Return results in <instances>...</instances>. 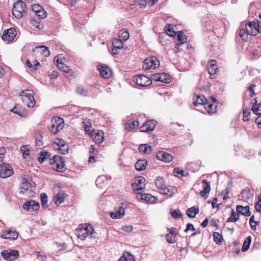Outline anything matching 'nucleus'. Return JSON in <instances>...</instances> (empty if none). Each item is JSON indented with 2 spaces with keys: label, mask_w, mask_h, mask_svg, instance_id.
Segmentation results:
<instances>
[{
  "label": "nucleus",
  "mask_w": 261,
  "mask_h": 261,
  "mask_svg": "<svg viewBox=\"0 0 261 261\" xmlns=\"http://www.w3.org/2000/svg\"><path fill=\"white\" fill-rule=\"evenodd\" d=\"M209 114H213L216 112L217 106L214 103H209L207 107H205Z\"/></svg>",
  "instance_id": "nucleus-44"
},
{
  "label": "nucleus",
  "mask_w": 261,
  "mask_h": 261,
  "mask_svg": "<svg viewBox=\"0 0 261 261\" xmlns=\"http://www.w3.org/2000/svg\"><path fill=\"white\" fill-rule=\"evenodd\" d=\"M123 41L120 39L115 38L113 40V47H114L116 48L122 49L123 48Z\"/></svg>",
  "instance_id": "nucleus-36"
},
{
  "label": "nucleus",
  "mask_w": 261,
  "mask_h": 261,
  "mask_svg": "<svg viewBox=\"0 0 261 261\" xmlns=\"http://www.w3.org/2000/svg\"><path fill=\"white\" fill-rule=\"evenodd\" d=\"M41 205L44 208H47L48 207V197L46 193H43L41 194Z\"/></svg>",
  "instance_id": "nucleus-42"
},
{
  "label": "nucleus",
  "mask_w": 261,
  "mask_h": 261,
  "mask_svg": "<svg viewBox=\"0 0 261 261\" xmlns=\"http://www.w3.org/2000/svg\"><path fill=\"white\" fill-rule=\"evenodd\" d=\"M167 230L169 232L168 234H171V236L176 237L178 234V232L176 228L171 227L170 228H167Z\"/></svg>",
  "instance_id": "nucleus-54"
},
{
  "label": "nucleus",
  "mask_w": 261,
  "mask_h": 261,
  "mask_svg": "<svg viewBox=\"0 0 261 261\" xmlns=\"http://www.w3.org/2000/svg\"><path fill=\"white\" fill-rule=\"evenodd\" d=\"M239 219V214H237L236 212L232 210L231 211V216L227 219V222H235Z\"/></svg>",
  "instance_id": "nucleus-37"
},
{
  "label": "nucleus",
  "mask_w": 261,
  "mask_h": 261,
  "mask_svg": "<svg viewBox=\"0 0 261 261\" xmlns=\"http://www.w3.org/2000/svg\"><path fill=\"white\" fill-rule=\"evenodd\" d=\"M49 163L54 166L53 168L58 172H63L65 169L64 159L59 155L54 156L50 159Z\"/></svg>",
  "instance_id": "nucleus-4"
},
{
  "label": "nucleus",
  "mask_w": 261,
  "mask_h": 261,
  "mask_svg": "<svg viewBox=\"0 0 261 261\" xmlns=\"http://www.w3.org/2000/svg\"><path fill=\"white\" fill-rule=\"evenodd\" d=\"M157 124L158 122L154 119L148 120V132L153 131Z\"/></svg>",
  "instance_id": "nucleus-41"
},
{
  "label": "nucleus",
  "mask_w": 261,
  "mask_h": 261,
  "mask_svg": "<svg viewBox=\"0 0 261 261\" xmlns=\"http://www.w3.org/2000/svg\"><path fill=\"white\" fill-rule=\"evenodd\" d=\"M39 203L34 200L27 201L23 205V208L28 211L32 210L33 211H37L39 209Z\"/></svg>",
  "instance_id": "nucleus-12"
},
{
  "label": "nucleus",
  "mask_w": 261,
  "mask_h": 261,
  "mask_svg": "<svg viewBox=\"0 0 261 261\" xmlns=\"http://www.w3.org/2000/svg\"><path fill=\"white\" fill-rule=\"evenodd\" d=\"M166 34L171 37H174L176 33L173 30V28H172L171 24H168L166 27Z\"/></svg>",
  "instance_id": "nucleus-43"
},
{
  "label": "nucleus",
  "mask_w": 261,
  "mask_h": 261,
  "mask_svg": "<svg viewBox=\"0 0 261 261\" xmlns=\"http://www.w3.org/2000/svg\"><path fill=\"white\" fill-rule=\"evenodd\" d=\"M136 3L140 6L141 8H144L147 5V2L146 0H136Z\"/></svg>",
  "instance_id": "nucleus-63"
},
{
  "label": "nucleus",
  "mask_w": 261,
  "mask_h": 261,
  "mask_svg": "<svg viewBox=\"0 0 261 261\" xmlns=\"http://www.w3.org/2000/svg\"><path fill=\"white\" fill-rule=\"evenodd\" d=\"M2 257L7 261H14L19 256V252L17 250H13L9 251L8 250H4L1 253Z\"/></svg>",
  "instance_id": "nucleus-7"
},
{
  "label": "nucleus",
  "mask_w": 261,
  "mask_h": 261,
  "mask_svg": "<svg viewBox=\"0 0 261 261\" xmlns=\"http://www.w3.org/2000/svg\"><path fill=\"white\" fill-rule=\"evenodd\" d=\"M175 238L176 237H174L169 234H166V241L168 243L170 244H173L176 242V240Z\"/></svg>",
  "instance_id": "nucleus-53"
},
{
  "label": "nucleus",
  "mask_w": 261,
  "mask_h": 261,
  "mask_svg": "<svg viewBox=\"0 0 261 261\" xmlns=\"http://www.w3.org/2000/svg\"><path fill=\"white\" fill-rule=\"evenodd\" d=\"M173 173L175 176L177 177H182L185 176L184 171L180 169L179 168H175L173 170Z\"/></svg>",
  "instance_id": "nucleus-51"
},
{
  "label": "nucleus",
  "mask_w": 261,
  "mask_h": 261,
  "mask_svg": "<svg viewBox=\"0 0 261 261\" xmlns=\"http://www.w3.org/2000/svg\"><path fill=\"white\" fill-rule=\"evenodd\" d=\"M155 184L156 187L160 190L163 189V188L166 186L164 178L163 177H158L155 181Z\"/></svg>",
  "instance_id": "nucleus-38"
},
{
  "label": "nucleus",
  "mask_w": 261,
  "mask_h": 261,
  "mask_svg": "<svg viewBox=\"0 0 261 261\" xmlns=\"http://www.w3.org/2000/svg\"><path fill=\"white\" fill-rule=\"evenodd\" d=\"M256 87L255 84H251L249 87V90L250 92V97H252L253 96L255 95V93L254 91V88Z\"/></svg>",
  "instance_id": "nucleus-62"
},
{
  "label": "nucleus",
  "mask_w": 261,
  "mask_h": 261,
  "mask_svg": "<svg viewBox=\"0 0 261 261\" xmlns=\"http://www.w3.org/2000/svg\"><path fill=\"white\" fill-rule=\"evenodd\" d=\"M32 185L25 178H23L20 186V193H24L25 192L31 190Z\"/></svg>",
  "instance_id": "nucleus-28"
},
{
  "label": "nucleus",
  "mask_w": 261,
  "mask_h": 261,
  "mask_svg": "<svg viewBox=\"0 0 261 261\" xmlns=\"http://www.w3.org/2000/svg\"><path fill=\"white\" fill-rule=\"evenodd\" d=\"M12 14L17 19H20L27 15V8L25 4L21 0L16 2L13 5Z\"/></svg>",
  "instance_id": "nucleus-3"
},
{
  "label": "nucleus",
  "mask_w": 261,
  "mask_h": 261,
  "mask_svg": "<svg viewBox=\"0 0 261 261\" xmlns=\"http://www.w3.org/2000/svg\"><path fill=\"white\" fill-rule=\"evenodd\" d=\"M34 137L36 146H41L43 145L42 141V134L39 130H36L34 132Z\"/></svg>",
  "instance_id": "nucleus-25"
},
{
  "label": "nucleus",
  "mask_w": 261,
  "mask_h": 261,
  "mask_svg": "<svg viewBox=\"0 0 261 261\" xmlns=\"http://www.w3.org/2000/svg\"><path fill=\"white\" fill-rule=\"evenodd\" d=\"M236 211L237 213L241 214L246 217H249L251 215V212H250L249 206L248 205L243 206L242 205H238L236 207Z\"/></svg>",
  "instance_id": "nucleus-22"
},
{
  "label": "nucleus",
  "mask_w": 261,
  "mask_h": 261,
  "mask_svg": "<svg viewBox=\"0 0 261 261\" xmlns=\"http://www.w3.org/2000/svg\"><path fill=\"white\" fill-rule=\"evenodd\" d=\"M129 37V34L127 30H121L120 32H119V38L123 41L125 42L128 39Z\"/></svg>",
  "instance_id": "nucleus-40"
},
{
  "label": "nucleus",
  "mask_w": 261,
  "mask_h": 261,
  "mask_svg": "<svg viewBox=\"0 0 261 261\" xmlns=\"http://www.w3.org/2000/svg\"><path fill=\"white\" fill-rule=\"evenodd\" d=\"M177 40L180 43H178L176 44V48L178 49V46L181 44H182L185 42H187V37L182 31L177 32Z\"/></svg>",
  "instance_id": "nucleus-29"
},
{
  "label": "nucleus",
  "mask_w": 261,
  "mask_h": 261,
  "mask_svg": "<svg viewBox=\"0 0 261 261\" xmlns=\"http://www.w3.org/2000/svg\"><path fill=\"white\" fill-rule=\"evenodd\" d=\"M251 110L254 114L257 115H261V102L257 105L252 106Z\"/></svg>",
  "instance_id": "nucleus-46"
},
{
  "label": "nucleus",
  "mask_w": 261,
  "mask_h": 261,
  "mask_svg": "<svg viewBox=\"0 0 261 261\" xmlns=\"http://www.w3.org/2000/svg\"><path fill=\"white\" fill-rule=\"evenodd\" d=\"M32 10L39 16L40 18H45L47 13L42 9V7L39 5H34L32 6Z\"/></svg>",
  "instance_id": "nucleus-20"
},
{
  "label": "nucleus",
  "mask_w": 261,
  "mask_h": 261,
  "mask_svg": "<svg viewBox=\"0 0 261 261\" xmlns=\"http://www.w3.org/2000/svg\"><path fill=\"white\" fill-rule=\"evenodd\" d=\"M160 73L152 74L150 78L148 77V86L152 84V81L159 82V77Z\"/></svg>",
  "instance_id": "nucleus-45"
},
{
  "label": "nucleus",
  "mask_w": 261,
  "mask_h": 261,
  "mask_svg": "<svg viewBox=\"0 0 261 261\" xmlns=\"http://www.w3.org/2000/svg\"><path fill=\"white\" fill-rule=\"evenodd\" d=\"M156 158L160 161L169 163L172 161L173 156L171 154L164 151H159L156 154Z\"/></svg>",
  "instance_id": "nucleus-16"
},
{
  "label": "nucleus",
  "mask_w": 261,
  "mask_h": 261,
  "mask_svg": "<svg viewBox=\"0 0 261 261\" xmlns=\"http://www.w3.org/2000/svg\"><path fill=\"white\" fill-rule=\"evenodd\" d=\"M158 200V198L148 193V203H154Z\"/></svg>",
  "instance_id": "nucleus-55"
},
{
  "label": "nucleus",
  "mask_w": 261,
  "mask_h": 261,
  "mask_svg": "<svg viewBox=\"0 0 261 261\" xmlns=\"http://www.w3.org/2000/svg\"><path fill=\"white\" fill-rule=\"evenodd\" d=\"M34 94V92L29 89H27L25 90L22 91L20 96L21 97V100L23 99V97L31 96Z\"/></svg>",
  "instance_id": "nucleus-49"
},
{
  "label": "nucleus",
  "mask_w": 261,
  "mask_h": 261,
  "mask_svg": "<svg viewBox=\"0 0 261 261\" xmlns=\"http://www.w3.org/2000/svg\"><path fill=\"white\" fill-rule=\"evenodd\" d=\"M23 103L26 105L29 108H33L35 105V100L33 95L31 96L23 97L22 99Z\"/></svg>",
  "instance_id": "nucleus-27"
},
{
  "label": "nucleus",
  "mask_w": 261,
  "mask_h": 261,
  "mask_svg": "<svg viewBox=\"0 0 261 261\" xmlns=\"http://www.w3.org/2000/svg\"><path fill=\"white\" fill-rule=\"evenodd\" d=\"M170 214L172 217L174 219H177L182 216L180 211L178 209L175 210H171Z\"/></svg>",
  "instance_id": "nucleus-50"
},
{
  "label": "nucleus",
  "mask_w": 261,
  "mask_h": 261,
  "mask_svg": "<svg viewBox=\"0 0 261 261\" xmlns=\"http://www.w3.org/2000/svg\"><path fill=\"white\" fill-rule=\"evenodd\" d=\"M54 143L58 146V150L60 153L65 154L68 152V145L64 140L57 138L55 139Z\"/></svg>",
  "instance_id": "nucleus-9"
},
{
  "label": "nucleus",
  "mask_w": 261,
  "mask_h": 261,
  "mask_svg": "<svg viewBox=\"0 0 261 261\" xmlns=\"http://www.w3.org/2000/svg\"><path fill=\"white\" fill-rule=\"evenodd\" d=\"M260 23L257 21H253L248 22L246 24V31L250 33V35L256 36L258 33V29Z\"/></svg>",
  "instance_id": "nucleus-8"
},
{
  "label": "nucleus",
  "mask_w": 261,
  "mask_h": 261,
  "mask_svg": "<svg viewBox=\"0 0 261 261\" xmlns=\"http://www.w3.org/2000/svg\"><path fill=\"white\" fill-rule=\"evenodd\" d=\"M160 66L159 60L154 56L148 58V70L155 69Z\"/></svg>",
  "instance_id": "nucleus-18"
},
{
  "label": "nucleus",
  "mask_w": 261,
  "mask_h": 261,
  "mask_svg": "<svg viewBox=\"0 0 261 261\" xmlns=\"http://www.w3.org/2000/svg\"><path fill=\"white\" fill-rule=\"evenodd\" d=\"M199 209L198 206H194L187 209L186 214L189 218H194L195 217V216L199 213Z\"/></svg>",
  "instance_id": "nucleus-26"
},
{
  "label": "nucleus",
  "mask_w": 261,
  "mask_h": 261,
  "mask_svg": "<svg viewBox=\"0 0 261 261\" xmlns=\"http://www.w3.org/2000/svg\"><path fill=\"white\" fill-rule=\"evenodd\" d=\"M149 139L148 140L149 144L155 145L158 143V139L156 138L155 136H148Z\"/></svg>",
  "instance_id": "nucleus-56"
},
{
  "label": "nucleus",
  "mask_w": 261,
  "mask_h": 261,
  "mask_svg": "<svg viewBox=\"0 0 261 261\" xmlns=\"http://www.w3.org/2000/svg\"><path fill=\"white\" fill-rule=\"evenodd\" d=\"M125 215L124 208L122 206L119 205L115 208L114 212L110 213V216L112 219H120Z\"/></svg>",
  "instance_id": "nucleus-13"
},
{
  "label": "nucleus",
  "mask_w": 261,
  "mask_h": 261,
  "mask_svg": "<svg viewBox=\"0 0 261 261\" xmlns=\"http://www.w3.org/2000/svg\"><path fill=\"white\" fill-rule=\"evenodd\" d=\"M161 193L168 196H171L173 194L172 189L167 187L166 186L161 190Z\"/></svg>",
  "instance_id": "nucleus-48"
},
{
  "label": "nucleus",
  "mask_w": 261,
  "mask_h": 261,
  "mask_svg": "<svg viewBox=\"0 0 261 261\" xmlns=\"http://www.w3.org/2000/svg\"><path fill=\"white\" fill-rule=\"evenodd\" d=\"M251 237L250 236L247 237L245 239V240L243 243V246L242 248V251L243 252L246 251L249 249L250 244H251Z\"/></svg>",
  "instance_id": "nucleus-35"
},
{
  "label": "nucleus",
  "mask_w": 261,
  "mask_h": 261,
  "mask_svg": "<svg viewBox=\"0 0 261 261\" xmlns=\"http://www.w3.org/2000/svg\"><path fill=\"white\" fill-rule=\"evenodd\" d=\"M64 127V120L59 117H55L51 120L50 132L55 135Z\"/></svg>",
  "instance_id": "nucleus-5"
},
{
  "label": "nucleus",
  "mask_w": 261,
  "mask_h": 261,
  "mask_svg": "<svg viewBox=\"0 0 261 261\" xmlns=\"http://www.w3.org/2000/svg\"><path fill=\"white\" fill-rule=\"evenodd\" d=\"M122 229L126 232H130L133 230V227L131 225H125L122 227Z\"/></svg>",
  "instance_id": "nucleus-64"
},
{
  "label": "nucleus",
  "mask_w": 261,
  "mask_h": 261,
  "mask_svg": "<svg viewBox=\"0 0 261 261\" xmlns=\"http://www.w3.org/2000/svg\"><path fill=\"white\" fill-rule=\"evenodd\" d=\"M101 77L104 79H108L111 76V70L107 66L103 65H99L97 67Z\"/></svg>",
  "instance_id": "nucleus-15"
},
{
  "label": "nucleus",
  "mask_w": 261,
  "mask_h": 261,
  "mask_svg": "<svg viewBox=\"0 0 261 261\" xmlns=\"http://www.w3.org/2000/svg\"><path fill=\"white\" fill-rule=\"evenodd\" d=\"M34 51L40 53L44 57H48L50 55L48 48L43 45L36 47L34 48Z\"/></svg>",
  "instance_id": "nucleus-30"
},
{
  "label": "nucleus",
  "mask_w": 261,
  "mask_h": 261,
  "mask_svg": "<svg viewBox=\"0 0 261 261\" xmlns=\"http://www.w3.org/2000/svg\"><path fill=\"white\" fill-rule=\"evenodd\" d=\"M146 179L142 176H138L132 183L134 190L136 191V198L140 201H147V193L144 192Z\"/></svg>",
  "instance_id": "nucleus-1"
},
{
  "label": "nucleus",
  "mask_w": 261,
  "mask_h": 261,
  "mask_svg": "<svg viewBox=\"0 0 261 261\" xmlns=\"http://www.w3.org/2000/svg\"><path fill=\"white\" fill-rule=\"evenodd\" d=\"M146 166L147 160L145 159L139 160L135 164V168L138 171H142L145 170Z\"/></svg>",
  "instance_id": "nucleus-31"
},
{
  "label": "nucleus",
  "mask_w": 261,
  "mask_h": 261,
  "mask_svg": "<svg viewBox=\"0 0 261 261\" xmlns=\"http://www.w3.org/2000/svg\"><path fill=\"white\" fill-rule=\"evenodd\" d=\"M16 36V30L14 28H10L4 31L2 39L8 42L12 41Z\"/></svg>",
  "instance_id": "nucleus-10"
},
{
  "label": "nucleus",
  "mask_w": 261,
  "mask_h": 261,
  "mask_svg": "<svg viewBox=\"0 0 261 261\" xmlns=\"http://www.w3.org/2000/svg\"><path fill=\"white\" fill-rule=\"evenodd\" d=\"M83 127L85 129V131L87 134H89L90 136L91 134H92V131L91 130V126L90 125H88L87 124L83 122Z\"/></svg>",
  "instance_id": "nucleus-57"
},
{
  "label": "nucleus",
  "mask_w": 261,
  "mask_h": 261,
  "mask_svg": "<svg viewBox=\"0 0 261 261\" xmlns=\"http://www.w3.org/2000/svg\"><path fill=\"white\" fill-rule=\"evenodd\" d=\"M139 151L141 152L146 153L147 151V144H143L139 146L138 148Z\"/></svg>",
  "instance_id": "nucleus-61"
},
{
  "label": "nucleus",
  "mask_w": 261,
  "mask_h": 261,
  "mask_svg": "<svg viewBox=\"0 0 261 261\" xmlns=\"http://www.w3.org/2000/svg\"><path fill=\"white\" fill-rule=\"evenodd\" d=\"M203 185V191H200V194L201 196L204 197L205 199L207 198V196L206 195L207 193H208L211 190L210 182L206 179H204L202 181Z\"/></svg>",
  "instance_id": "nucleus-23"
},
{
  "label": "nucleus",
  "mask_w": 261,
  "mask_h": 261,
  "mask_svg": "<svg viewBox=\"0 0 261 261\" xmlns=\"http://www.w3.org/2000/svg\"><path fill=\"white\" fill-rule=\"evenodd\" d=\"M65 193L63 191H60L55 196L54 201L55 203L59 205L62 203L65 199Z\"/></svg>",
  "instance_id": "nucleus-24"
},
{
  "label": "nucleus",
  "mask_w": 261,
  "mask_h": 261,
  "mask_svg": "<svg viewBox=\"0 0 261 261\" xmlns=\"http://www.w3.org/2000/svg\"><path fill=\"white\" fill-rule=\"evenodd\" d=\"M218 68L216 65V61L214 60H211L210 61L209 65L207 67V70L211 76L214 75L217 70ZM211 79H214V77H210Z\"/></svg>",
  "instance_id": "nucleus-21"
},
{
  "label": "nucleus",
  "mask_w": 261,
  "mask_h": 261,
  "mask_svg": "<svg viewBox=\"0 0 261 261\" xmlns=\"http://www.w3.org/2000/svg\"><path fill=\"white\" fill-rule=\"evenodd\" d=\"M239 34L244 42H247L248 41V36L249 35H250V33H248V32L246 31V28L245 29H240L239 30Z\"/></svg>",
  "instance_id": "nucleus-34"
},
{
  "label": "nucleus",
  "mask_w": 261,
  "mask_h": 261,
  "mask_svg": "<svg viewBox=\"0 0 261 261\" xmlns=\"http://www.w3.org/2000/svg\"><path fill=\"white\" fill-rule=\"evenodd\" d=\"M76 92L77 94H80L82 96H88V91L86 89H85L83 86H77L76 88Z\"/></svg>",
  "instance_id": "nucleus-39"
},
{
  "label": "nucleus",
  "mask_w": 261,
  "mask_h": 261,
  "mask_svg": "<svg viewBox=\"0 0 261 261\" xmlns=\"http://www.w3.org/2000/svg\"><path fill=\"white\" fill-rule=\"evenodd\" d=\"M214 240L218 244H220L223 240L222 236L217 232L213 233Z\"/></svg>",
  "instance_id": "nucleus-47"
},
{
  "label": "nucleus",
  "mask_w": 261,
  "mask_h": 261,
  "mask_svg": "<svg viewBox=\"0 0 261 261\" xmlns=\"http://www.w3.org/2000/svg\"><path fill=\"white\" fill-rule=\"evenodd\" d=\"M133 81L141 87L147 86V76L145 75L140 74L135 76Z\"/></svg>",
  "instance_id": "nucleus-17"
},
{
  "label": "nucleus",
  "mask_w": 261,
  "mask_h": 261,
  "mask_svg": "<svg viewBox=\"0 0 261 261\" xmlns=\"http://www.w3.org/2000/svg\"><path fill=\"white\" fill-rule=\"evenodd\" d=\"M58 68L60 70L65 72H68L69 69L68 66L65 65L63 63L61 62L60 64L58 65Z\"/></svg>",
  "instance_id": "nucleus-52"
},
{
  "label": "nucleus",
  "mask_w": 261,
  "mask_h": 261,
  "mask_svg": "<svg viewBox=\"0 0 261 261\" xmlns=\"http://www.w3.org/2000/svg\"><path fill=\"white\" fill-rule=\"evenodd\" d=\"M193 104L195 106H198L199 105H204L206 104L207 99L204 95H197L195 94L193 97Z\"/></svg>",
  "instance_id": "nucleus-19"
},
{
  "label": "nucleus",
  "mask_w": 261,
  "mask_h": 261,
  "mask_svg": "<svg viewBox=\"0 0 261 261\" xmlns=\"http://www.w3.org/2000/svg\"><path fill=\"white\" fill-rule=\"evenodd\" d=\"M13 173L11 166L8 164L3 163L0 165V176L5 178L10 177Z\"/></svg>",
  "instance_id": "nucleus-6"
},
{
  "label": "nucleus",
  "mask_w": 261,
  "mask_h": 261,
  "mask_svg": "<svg viewBox=\"0 0 261 261\" xmlns=\"http://www.w3.org/2000/svg\"><path fill=\"white\" fill-rule=\"evenodd\" d=\"M94 233V228L89 224H80L75 230V234L81 240H85L88 236L95 238Z\"/></svg>",
  "instance_id": "nucleus-2"
},
{
  "label": "nucleus",
  "mask_w": 261,
  "mask_h": 261,
  "mask_svg": "<svg viewBox=\"0 0 261 261\" xmlns=\"http://www.w3.org/2000/svg\"><path fill=\"white\" fill-rule=\"evenodd\" d=\"M159 77V82H161L166 84L170 83L171 82L170 75L166 73L163 72L160 73V76Z\"/></svg>",
  "instance_id": "nucleus-32"
},
{
  "label": "nucleus",
  "mask_w": 261,
  "mask_h": 261,
  "mask_svg": "<svg viewBox=\"0 0 261 261\" xmlns=\"http://www.w3.org/2000/svg\"><path fill=\"white\" fill-rule=\"evenodd\" d=\"M139 125V122L138 121H133V122L128 124V126L130 129H134L136 127H138Z\"/></svg>",
  "instance_id": "nucleus-58"
},
{
  "label": "nucleus",
  "mask_w": 261,
  "mask_h": 261,
  "mask_svg": "<svg viewBox=\"0 0 261 261\" xmlns=\"http://www.w3.org/2000/svg\"><path fill=\"white\" fill-rule=\"evenodd\" d=\"M18 234L15 230H5L2 232L1 237L4 239L15 240L18 238Z\"/></svg>",
  "instance_id": "nucleus-14"
},
{
  "label": "nucleus",
  "mask_w": 261,
  "mask_h": 261,
  "mask_svg": "<svg viewBox=\"0 0 261 261\" xmlns=\"http://www.w3.org/2000/svg\"><path fill=\"white\" fill-rule=\"evenodd\" d=\"M118 261H136L134 256L128 252H124Z\"/></svg>",
  "instance_id": "nucleus-33"
},
{
  "label": "nucleus",
  "mask_w": 261,
  "mask_h": 261,
  "mask_svg": "<svg viewBox=\"0 0 261 261\" xmlns=\"http://www.w3.org/2000/svg\"><path fill=\"white\" fill-rule=\"evenodd\" d=\"M211 225L215 227H218L219 220L218 219H212L210 222Z\"/></svg>",
  "instance_id": "nucleus-59"
},
{
  "label": "nucleus",
  "mask_w": 261,
  "mask_h": 261,
  "mask_svg": "<svg viewBox=\"0 0 261 261\" xmlns=\"http://www.w3.org/2000/svg\"><path fill=\"white\" fill-rule=\"evenodd\" d=\"M32 63L33 64V69L34 70H37L41 67V64L37 60H33Z\"/></svg>",
  "instance_id": "nucleus-60"
},
{
  "label": "nucleus",
  "mask_w": 261,
  "mask_h": 261,
  "mask_svg": "<svg viewBox=\"0 0 261 261\" xmlns=\"http://www.w3.org/2000/svg\"><path fill=\"white\" fill-rule=\"evenodd\" d=\"M104 133L103 131L98 130L96 131L92 130V134L90 135V136L92 137V140L96 144H100L103 141L104 139Z\"/></svg>",
  "instance_id": "nucleus-11"
}]
</instances>
